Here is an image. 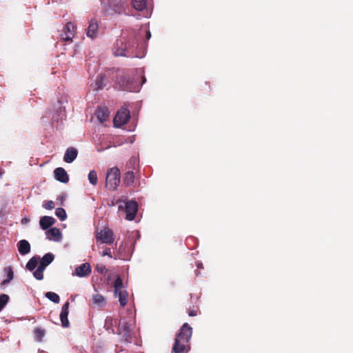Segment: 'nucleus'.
Here are the masks:
<instances>
[{
    "label": "nucleus",
    "mask_w": 353,
    "mask_h": 353,
    "mask_svg": "<svg viewBox=\"0 0 353 353\" xmlns=\"http://www.w3.org/2000/svg\"><path fill=\"white\" fill-rule=\"evenodd\" d=\"M3 174V172L0 170V176Z\"/></svg>",
    "instance_id": "obj_44"
},
{
    "label": "nucleus",
    "mask_w": 353,
    "mask_h": 353,
    "mask_svg": "<svg viewBox=\"0 0 353 353\" xmlns=\"http://www.w3.org/2000/svg\"><path fill=\"white\" fill-rule=\"evenodd\" d=\"M106 80L105 77L104 75H99L95 81V84L97 90L102 89L105 85V81Z\"/></svg>",
    "instance_id": "obj_28"
},
{
    "label": "nucleus",
    "mask_w": 353,
    "mask_h": 353,
    "mask_svg": "<svg viewBox=\"0 0 353 353\" xmlns=\"http://www.w3.org/2000/svg\"><path fill=\"white\" fill-rule=\"evenodd\" d=\"M9 301V296L3 294L0 295V311L5 307Z\"/></svg>",
    "instance_id": "obj_35"
},
{
    "label": "nucleus",
    "mask_w": 353,
    "mask_h": 353,
    "mask_svg": "<svg viewBox=\"0 0 353 353\" xmlns=\"http://www.w3.org/2000/svg\"><path fill=\"white\" fill-rule=\"evenodd\" d=\"M54 259V256L53 254L50 252L47 253L41 258L39 266L46 269V268L53 261Z\"/></svg>",
    "instance_id": "obj_19"
},
{
    "label": "nucleus",
    "mask_w": 353,
    "mask_h": 353,
    "mask_svg": "<svg viewBox=\"0 0 353 353\" xmlns=\"http://www.w3.org/2000/svg\"><path fill=\"white\" fill-rule=\"evenodd\" d=\"M34 339L38 342H41L43 336H45L46 331L41 327H36L34 331Z\"/></svg>",
    "instance_id": "obj_24"
},
{
    "label": "nucleus",
    "mask_w": 353,
    "mask_h": 353,
    "mask_svg": "<svg viewBox=\"0 0 353 353\" xmlns=\"http://www.w3.org/2000/svg\"><path fill=\"white\" fill-rule=\"evenodd\" d=\"M188 315L190 316H196L197 315V310L194 309L190 310L188 312Z\"/></svg>",
    "instance_id": "obj_37"
},
{
    "label": "nucleus",
    "mask_w": 353,
    "mask_h": 353,
    "mask_svg": "<svg viewBox=\"0 0 353 353\" xmlns=\"http://www.w3.org/2000/svg\"><path fill=\"white\" fill-rule=\"evenodd\" d=\"M76 31V26L74 23L68 22L66 23L63 33H61V39L66 41H72V38L74 37Z\"/></svg>",
    "instance_id": "obj_9"
},
{
    "label": "nucleus",
    "mask_w": 353,
    "mask_h": 353,
    "mask_svg": "<svg viewBox=\"0 0 353 353\" xmlns=\"http://www.w3.org/2000/svg\"><path fill=\"white\" fill-rule=\"evenodd\" d=\"M95 238L97 243L111 245L114 243V235L113 231L109 228H104L100 230H97Z\"/></svg>",
    "instance_id": "obj_5"
},
{
    "label": "nucleus",
    "mask_w": 353,
    "mask_h": 353,
    "mask_svg": "<svg viewBox=\"0 0 353 353\" xmlns=\"http://www.w3.org/2000/svg\"><path fill=\"white\" fill-rule=\"evenodd\" d=\"M69 305H70L69 302L68 301L65 302L63 305V306L61 307V311L60 313V321L61 322L62 326L64 327H69V325H70V322L68 319V316L69 314Z\"/></svg>",
    "instance_id": "obj_11"
},
{
    "label": "nucleus",
    "mask_w": 353,
    "mask_h": 353,
    "mask_svg": "<svg viewBox=\"0 0 353 353\" xmlns=\"http://www.w3.org/2000/svg\"><path fill=\"white\" fill-rule=\"evenodd\" d=\"M99 26L97 21L92 19L89 22V26L87 28V36L92 39L95 38L98 34Z\"/></svg>",
    "instance_id": "obj_12"
},
{
    "label": "nucleus",
    "mask_w": 353,
    "mask_h": 353,
    "mask_svg": "<svg viewBox=\"0 0 353 353\" xmlns=\"http://www.w3.org/2000/svg\"><path fill=\"white\" fill-rule=\"evenodd\" d=\"M192 334V328L185 323L176 335L172 353H185L190 349L189 341Z\"/></svg>",
    "instance_id": "obj_1"
},
{
    "label": "nucleus",
    "mask_w": 353,
    "mask_h": 353,
    "mask_svg": "<svg viewBox=\"0 0 353 353\" xmlns=\"http://www.w3.org/2000/svg\"><path fill=\"white\" fill-rule=\"evenodd\" d=\"M55 179L62 183H68L69 181L68 175L63 168H57L54 171Z\"/></svg>",
    "instance_id": "obj_13"
},
{
    "label": "nucleus",
    "mask_w": 353,
    "mask_h": 353,
    "mask_svg": "<svg viewBox=\"0 0 353 353\" xmlns=\"http://www.w3.org/2000/svg\"><path fill=\"white\" fill-rule=\"evenodd\" d=\"M45 269L41 268L40 266H38L37 269L33 272L34 276L37 280H42L43 279V271Z\"/></svg>",
    "instance_id": "obj_34"
},
{
    "label": "nucleus",
    "mask_w": 353,
    "mask_h": 353,
    "mask_svg": "<svg viewBox=\"0 0 353 353\" xmlns=\"http://www.w3.org/2000/svg\"><path fill=\"white\" fill-rule=\"evenodd\" d=\"M123 281L120 276H118L114 283V294H117L119 290H122Z\"/></svg>",
    "instance_id": "obj_30"
},
{
    "label": "nucleus",
    "mask_w": 353,
    "mask_h": 353,
    "mask_svg": "<svg viewBox=\"0 0 353 353\" xmlns=\"http://www.w3.org/2000/svg\"><path fill=\"white\" fill-rule=\"evenodd\" d=\"M91 266L88 263H84L75 268L74 274L79 277H85L90 274Z\"/></svg>",
    "instance_id": "obj_10"
},
{
    "label": "nucleus",
    "mask_w": 353,
    "mask_h": 353,
    "mask_svg": "<svg viewBox=\"0 0 353 353\" xmlns=\"http://www.w3.org/2000/svg\"><path fill=\"white\" fill-rule=\"evenodd\" d=\"M134 181V174L132 171H128L125 174L123 177V183L125 185L130 186Z\"/></svg>",
    "instance_id": "obj_23"
},
{
    "label": "nucleus",
    "mask_w": 353,
    "mask_h": 353,
    "mask_svg": "<svg viewBox=\"0 0 353 353\" xmlns=\"http://www.w3.org/2000/svg\"><path fill=\"white\" fill-rule=\"evenodd\" d=\"M55 214L61 221H64L67 217L65 210L62 208H57Z\"/></svg>",
    "instance_id": "obj_32"
},
{
    "label": "nucleus",
    "mask_w": 353,
    "mask_h": 353,
    "mask_svg": "<svg viewBox=\"0 0 353 353\" xmlns=\"http://www.w3.org/2000/svg\"><path fill=\"white\" fill-rule=\"evenodd\" d=\"M88 180L89 182L93 185H96L98 181L97 174L95 170H91L88 174Z\"/></svg>",
    "instance_id": "obj_31"
},
{
    "label": "nucleus",
    "mask_w": 353,
    "mask_h": 353,
    "mask_svg": "<svg viewBox=\"0 0 353 353\" xmlns=\"http://www.w3.org/2000/svg\"><path fill=\"white\" fill-rule=\"evenodd\" d=\"M108 9L105 10L106 15L123 14L126 13L128 0H108Z\"/></svg>",
    "instance_id": "obj_2"
},
{
    "label": "nucleus",
    "mask_w": 353,
    "mask_h": 353,
    "mask_svg": "<svg viewBox=\"0 0 353 353\" xmlns=\"http://www.w3.org/2000/svg\"><path fill=\"white\" fill-rule=\"evenodd\" d=\"M97 269L98 272H99L101 273H103L104 270H105V266H102V267L99 268V267L97 266Z\"/></svg>",
    "instance_id": "obj_39"
},
{
    "label": "nucleus",
    "mask_w": 353,
    "mask_h": 353,
    "mask_svg": "<svg viewBox=\"0 0 353 353\" xmlns=\"http://www.w3.org/2000/svg\"><path fill=\"white\" fill-rule=\"evenodd\" d=\"M96 117L101 123L106 121L110 115V112L106 107H100L96 111Z\"/></svg>",
    "instance_id": "obj_14"
},
{
    "label": "nucleus",
    "mask_w": 353,
    "mask_h": 353,
    "mask_svg": "<svg viewBox=\"0 0 353 353\" xmlns=\"http://www.w3.org/2000/svg\"><path fill=\"white\" fill-rule=\"evenodd\" d=\"M145 81H146V79H145V78L143 77V83H144Z\"/></svg>",
    "instance_id": "obj_43"
},
{
    "label": "nucleus",
    "mask_w": 353,
    "mask_h": 353,
    "mask_svg": "<svg viewBox=\"0 0 353 353\" xmlns=\"http://www.w3.org/2000/svg\"><path fill=\"white\" fill-rule=\"evenodd\" d=\"M47 238L50 240L59 241L61 237V233L59 229L52 228L46 232Z\"/></svg>",
    "instance_id": "obj_18"
},
{
    "label": "nucleus",
    "mask_w": 353,
    "mask_h": 353,
    "mask_svg": "<svg viewBox=\"0 0 353 353\" xmlns=\"http://www.w3.org/2000/svg\"><path fill=\"white\" fill-rule=\"evenodd\" d=\"M198 268H203V264L200 262H198L196 264Z\"/></svg>",
    "instance_id": "obj_40"
},
{
    "label": "nucleus",
    "mask_w": 353,
    "mask_h": 353,
    "mask_svg": "<svg viewBox=\"0 0 353 353\" xmlns=\"http://www.w3.org/2000/svg\"><path fill=\"white\" fill-rule=\"evenodd\" d=\"M5 272L7 273V279L3 280L1 283V286H4V285H7L8 283H10V281L12 280L13 276H14V272L12 271V269L10 267L6 268Z\"/></svg>",
    "instance_id": "obj_25"
},
{
    "label": "nucleus",
    "mask_w": 353,
    "mask_h": 353,
    "mask_svg": "<svg viewBox=\"0 0 353 353\" xmlns=\"http://www.w3.org/2000/svg\"><path fill=\"white\" fill-rule=\"evenodd\" d=\"M125 50V48L119 46L115 47L113 51V54L114 56L125 57L126 56Z\"/></svg>",
    "instance_id": "obj_33"
},
{
    "label": "nucleus",
    "mask_w": 353,
    "mask_h": 353,
    "mask_svg": "<svg viewBox=\"0 0 353 353\" xmlns=\"http://www.w3.org/2000/svg\"><path fill=\"white\" fill-rule=\"evenodd\" d=\"M101 256H108L110 258H114V259H124V257L121 255L119 251L111 252V250L109 248H105V250L101 252Z\"/></svg>",
    "instance_id": "obj_20"
},
{
    "label": "nucleus",
    "mask_w": 353,
    "mask_h": 353,
    "mask_svg": "<svg viewBox=\"0 0 353 353\" xmlns=\"http://www.w3.org/2000/svg\"><path fill=\"white\" fill-rule=\"evenodd\" d=\"M120 170L117 167L110 168L106 174L105 186L110 190L117 189L120 183Z\"/></svg>",
    "instance_id": "obj_4"
},
{
    "label": "nucleus",
    "mask_w": 353,
    "mask_h": 353,
    "mask_svg": "<svg viewBox=\"0 0 353 353\" xmlns=\"http://www.w3.org/2000/svg\"><path fill=\"white\" fill-rule=\"evenodd\" d=\"M78 154V151L74 148H69L65 151V153L63 157V160L68 163H70L74 161V160L77 158Z\"/></svg>",
    "instance_id": "obj_15"
},
{
    "label": "nucleus",
    "mask_w": 353,
    "mask_h": 353,
    "mask_svg": "<svg viewBox=\"0 0 353 353\" xmlns=\"http://www.w3.org/2000/svg\"><path fill=\"white\" fill-rule=\"evenodd\" d=\"M21 222H22V223H23V222H26V220H23H23H21Z\"/></svg>",
    "instance_id": "obj_46"
},
{
    "label": "nucleus",
    "mask_w": 353,
    "mask_h": 353,
    "mask_svg": "<svg viewBox=\"0 0 353 353\" xmlns=\"http://www.w3.org/2000/svg\"><path fill=\"white\" fill-rule=\"evenodd\" d=\"M146 35H147V38H148V39H150V37H151L150 32V31H148V32H147V34H146Z\"/></svg>",
    "instance_id": "obj_41"
},
{
    "label": "nucleus",
    "mask_w": 353,
    "mask_h": 353,
    "mask_svg": "<svg viewBox=\"0 0 353 353\" xmlns=\"http://www.w3.org/2000/svg\"><path fill=\"white\" fill-rule=\"evenodd\" d=\"M114 296L119 298V301L121 307L126 305L128 299V294L126 290H119V292L114 294Z\"/></svg>",
    "instance_id": "obj_21"
},
{
    "label": "nucleus",
    "mask_w": 353,
    "mask_h": 353,
    "mask_svg": "<svg viewBox=\"0 0 353 353\" xmlns=\"http://www.w3.org/2000/svg\"><path fill=\"white\" fill-rule=\"evenodd\" d=\"M92 301L94 304H96L99 306H103L105 304V297L100 294H97L94 295L92 297Z\"/></svg>",
    "instance_id": "obj_27"
},
{
    "label": "nucleus",
    "mask_w": 353,
    "mask_h": 353,
    "mask_svg": "<svg viewBox=\"0 0 353 353\" xmlns=\"http://www.w3.org/2000/svg\"><path fill=\"white\" fill-rule=\"evenodd\" d=\"M118 334L126 343L132 341V329L130 324L125 320H121L118 325Z\"/></svg>",
    "instance_id": "obj_6"
},
{
    "label": "nucleus",
    "mask_w": 353,
    "mask_h": 353,
    "mask_svg": "<svg viewBox=\"0 0 353 353\" xmlns=\"http://www.w3.org/2000/svg\"><path fill=\"white\" fill-rule=\"evenodd\" d=\"M55 223V219L52 216H44L40 219L39 224L42 230H47Z\"/></svg>",
    "instance_id": "obj_16"
},
{
    "label": "nucleus",
    "mask_w": 353,
    "mask_h": 353,
    "mask_svg": "<svg viewBox=\"0 0 353 353\" xmlns=\"http://www.w3.org/2000/svg\"><path fill=\"white\" fill-rule=\"evenodd\" d=\"M116 85L119 89L125 91L137 92L139 90L137 83L124 73L117 76Z\"/></svg>",
    "instance_id": "obj_3"
},
{
    "label": "nucleus",
    "mask_w": 353,
    "mask_h": 353,
    "mask_svg": "<svg viewBox=\"0 0 353 353\" xmlns=\"http://www.w3.org/2000/svg\"><path fill=\"white\" fill-rule=\"evenodd\" d=\"M46 297L53 303H58L60 301L59 296L53 292H48L45 294Z\"/></svg>",
    "instance_id": "obj_29"
},
{
    "label": "nucleus",
    "mask_w": 353,
    "mask_h": 353,
    "mask_svg": "<svg viewBox=\"0 0 353 353\" xmlns=\"http://www.w3.org/2000/svg\"><path fill=\"white\" fill-rule=\"evenodd\" d=\"M130 164L134 165L137 163V159L134 157L131 158L128 162Z\"/></svg>",
    "instance_id": "obj_38"
},
{
    "label": "nucleus",
    "mask_w": 353,
    "mask_h": 353,
    "mask_svg": "<svg viewBox=\"0 0 353 353\" xmlns=\"http://www.w3.org/2000/svg\"><path fill=\"white\" fill-rule=\"evenodd\" d=\"M123 208V206L122 205H119V210L122 209Z\"/></svg>",
    "instance_id": "obj_42"
},
{
    "label": "nucleus",
    "mask_w": 353,
    "mask_h": 353,
    "mask_svg": "<svg viewBox=\"0 0 353 353\" xmlns=\"http://www.w3.org/2000/svg\"><path fill=\"white\" fill-rule=\"evenodd\" d=\"M132 7L139 11H142L146 7V1L145 0H132Z\"/></svg>",
    "instance_id": "obj_22"
},
{
    "label": "nucleus",
    "mask_w": 353,
    "mask_h": 353,
    "mask_svg": "<svg viewBox=\"0 0 353 353\" xmlns=\"http://www.w3.org/2000/svg\"><path fill=\"white\" fill-rule=\"evenodd\" d=\"M138 210V204L135 201H130L125 203V212L126 219L132 221L134 219Z\"/></svg>",
    "instance_id": "obj_8"
},
{
    "label": "nucleus",
    "mask_w": 353,
    "mask_h": 353,
    "mask_svg": "<svg viewBox=\"0 0 353 353\" xmlns=\"http://www.w3.org/2000/svg\"><path fill=\"white\" fill-rule=\"evenodd\" d=\"M39 259V256L32 257L27 263L26 268L30 271H32L33 270H34L38 264Z\"/></svg>",
    "instance_id": "obj_26"
},
{
    "label": "nucleus",
    "mask_w": 353,
    "mask_h": 353,
    "mask_svg": "<svg viewBox=\"0 0 353 353\" xmlns=\"http://www.w3.org/2000/svg\"><path fill=\"white\" fill-rule=\"evenodd\" d=\"M17 248L21 255H26L30 252V244L27 240H21L17 243Z\"/></svg>",
    "instance_id": "obj_17"
},
{
    "label": "nucleus",
    "mask_w": 353,
    "mask_h": 353,
    "mask_svg": "<svg viewBox=\"0 0 353 353\" xmlns=\"http://www.w3.org/2000/svg\"><path fill=\"white\" fill-rule=\"evenodd\" d=\"M21 222H22V223H23V222H26V220H23H23H21Z\"/></svg>",
    "instance_id": "obj_45"
},
{
    "label": "nucleus",
    "mask_w": 353,
    "mask_h": 353,
    "mask_svg": "<svg viewBox=\"0 0 353 353\" xmlns=\"http://www.w3.org/2000/svg\"><path fill=\"white\" fill-rule=\"evenodd\" d=\"M130 117V110L122 108L120 109L114 118V124L117 127H120L128 123Z\"/></svg>",
    "instance_id": "obj_7"
},
{
    "label": "nucleus",
    "mask_w": 353,
    "mask_h": 353,
    "mask_svg": "<svg viewBox=\"0 0 353 353\" xmlns=\"http://www.w3.org/2000/svg\"><path fill=\"white\" fill-rule=\"evenodd\" d=\"M43 207L46 210H52L54 208V203L52 201H47L43 203Z\"/></svg>",
    "instance_id": "obj_36"
}]
</instances>
